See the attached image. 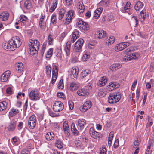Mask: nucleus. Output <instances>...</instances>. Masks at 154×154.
Wrapping results in <instances>:
<instances>
[{
	"label": "nucleus",
	"mask_w": 154,
	"mask_h": 154,
	"mask_svg": "<svg viewBox=\"0 0 154 154\" xmlns=\"http://www.w3.org/2000/svg\"><path fill=\"white\" fill-rule=\"evenodd\" d=\"M121 94L119 92L110 94L108 98V102L110 104H113L119 101L121 98Z\"/></svg>",
	"instance_id": "obj_1"
},
{
	"label": "nucleus",
	"mask_w": 154,
	"mask_h": 154,
	"mask_svg": "<svg viewBox=\"0 0 154 154\" xmlns=\"http://www.w3.org/2000/svg\"><path fill=\"white\" fill-rule=\"evenodd\" d=\"M74 11L72 10H70L68 12L66 16L64 17H63L62 20H60L63 21L64 24L67 25L70 23L72 19L74 17Z\"/></svg>",
	"instance_id": "obj_2"
},
{
	"label": "nucleus",
	"mask_w": 154,
	"mask_h": 154,
	"mask_svg": "<svg viewBox=\"0 0 154 154\" xmlns=\"http://www.w3.org/2000/svg\"><path fill=\"white\" fill-rule=\"evenodd\" d=\"M91 86L90 84L86 86L84 88L79 89L77 91V94L80 96H85L88 95L89 94V91L91 89Z\"/></svg>",
	"instance_id": "obj_3"
},
{
	"label": "nucleus",
	"mask_w": 154,
	"mask_h": 154,
	"mask_svg": "<svg viewBox=\"0 0 154 154\" xmlns=\"http://www.w3.org/2000/svg\"><path fill=\"white\" fill-rule=\"evenodd\" d=\"M29 99L32 101H35L39 100L40 97L37 90H33L29 94Z\"/></svg>",
	"instance_id": "obj_4"
},
{
	"label": "nucleus",
	"mask_w": 154,
	"mask_h": 154,
	"mask_svg": "<svg viewBox=\"0 0 154 154\" xmlns=\"http://www.w3.org/2000/svg\"><path fill=\"white\" fill-rule=\"evenodd\" d=\"M64 106L63 103L60 101H55L53 106V110L56 112L61 111L63 109Z\"/></svg>",
	"instance_id": "obj_5"
},
{
	"label": "nucleus",
	"mask_w": 154,
	"mask_h": 154,
	"mask_svg": "<svg viewBox=\"0 0 154 154\" xmlns=\"http://www.w3.org/2000/svg\"><path fill=\"white\" fill-rule=\"evenodd\" d=\"M29 42L30 44L29 45L30 50H38L39 49V42L37 40L30 39Z\"/></svg>",
	"instance_id": "obj_6"
},
{
	"label": "nucleus",
	"mask_w": 154,
	"mask_h": 154,
	"mask_svg": "<svg viewBox=\"0 0 154 154\" xmlns=\"http://www.w3.org/2000/svg\"><path fill=\"white\" fill-rule=\"evenodd\" d=\"M11 40L9 41L8 43H5L3 44L2 46L3 48L8 51H12L15 50L16 48L14 46Z\"/></svg>",
	"instance_id": "obj_7"
},
{
	"label": "nucleus",
	"mask_w": 154,
	"mask_h": 154,
	"mask_svg": "<svg viewBox=\"0 0 154 154\" xmlns=\"http://www.w3.org/2000/svg\"><path fill=\"white\" fill-rule=\"evenodd\" d=\"M130 45V43L128 42H122L116 45L115 50L117 52L121 51Z\"/></svg>",
	"instance_id": "obj_8"
},
{
	"label": "nucleus",
	"mask_w": 154,
	"mask_h": 154,
	"mask_svg": "<svg viewBox=\"0 0 154 154\" xmlns=\"http://www.w3.org/2000/svg\"><path fill=\"white\" fill-rule=\"evenodd\" d=\"M36 122L35 116L33 115L31 116L29 119L28 122L29 127L31 129H34L36 126Z\"/></svg>",
	"instance_id": "obj_9"
},
{
	"label": "nucleus",
	"mask_w": 154,
	"mask_h": 154,
	"mask_svg": "<svg viewBox=\"0 0 154 154\" xmlns=\"http://www.w3.org/2000/svg\"><path fill=\"white\" fill-rule=\"evenodd\" d=\"M84 40L82 39H79L75 43L74 50L76 52L80 51L82 47Z\"/></svg>",
	"instance_id": "obj_10"
},
{
	"label": "nucleus",
	"mask_w": 154,
	"mask_h": 154,
	"mask_svg": "<svg viewBox=\"0 0 154 154\" xmlns=\"http://www.w3.org/2000/svg\"><path fill=\"white\" fill-rule=\"evenodd\" d=\"M14 44V46L17 48H18L21 45V41L20 38L18 36H15L12 38L11 39Z\"/></svg>",
	"instance_id": "obj_11"
},
{
	"label": "nucleus",
	"mask_w": 154,
	"mask_h": 154,
	"mask_svg": "<svg viewBox=\"0 0 154 154\" xmlns=\"http://www.w3.org/2000/svg\"><path fill=\"white\" fill-rule=\"evenodd\" d=\"M10 74V71L8 70L5 72L1 76L0 79L1 81L3 82L7 81Z\"/></svg>",
	"instance_id": "obj_12"
},
{
	"label": "nucleus",
	"mask_w": 154,
	"mask_h": 154,
	"mask_svg": "<svg viewBox=\"0 0 154 154\" xmlns=\"http://www.w3.org/2000/svg\"><path fill=\"white\" fill-rule=\"evenodd\" d=\"M76 124L80 129L82 130L84 128L86 124V122L84 119H80L77 120Z\"/></svg>",
	"instance_id": "obj_13"
},
{
	"label": "nucleus",
	"mask_w": 154,
	"mask_h": 154,
	"mask_svg": "<svg viewBox=\"0 0 154 154\" xmlns=\"http://www.w3.org/2000/svg\"><path fill=\"white\" fill-rule=\"evenodd\" d=\"M91 106V102L90 101H87L84 103L81 111L85 112L86 110L89 109Z\"/></svg>",
	"instance_id": "obj_14"
},
{
	"label": "nucleus",
	"mask_w": 154,
	"mask_h": 154,
	"mask_svg": "<svg viewBox=\"0 0 154 154\" xmlns=\"http://www.w3.org/2000/svg\"><path fill=\"white\" fill-rule=\"evenodd\" d=\"M63 129L66 135L69 136L70 135L69 129L67 121H65L63 124Z\"/></svg>",
	"instance_id": "obj_15"
},
{
	"label": "nucleus",
	"mask_w": 154,
	"mask_h": 154,
	"mask_svg": "<svg viewBox=\"0 0 154 154\" xmlns=\"http://www.w3.org/2000/svg\"><path fill=\"white\" fill-rule=\"evenodd\" d=\"M79 86V83L77 82H72L70 83L69 89L72 91L77 90Z\"/></svg>",
	"instance_id": "obj_16"
},
{
	"label": "nucleus",
	"mask_w": 154,
	"mask_h": 154,
	"mask_svg": "<svg viewBox=\"0 0 154 154\" xmlns=\"http://www.w3.org/2000/svg\"><path fill=\"white\" fill-rule=\"evenodd\" d=\"M79 73V69L78 68L73 67L71 71L70 76L72 78H76Z\"/></svg>",
	"instance_id": "obj_17"
},
{
	"label": "nucleus",
	"mask_w": 154,
	"mask_h": 154,
	"mask_svg": "<svg viewBox=\"0 0 154 154\" xmlns=\"http://www.w3.org/2000/svg\"><path fill=\"white\" fill-rule=\"evenodd\" d=\"M119 85L116 82H111L107 86V88L109 91H112L115 88H116L118 87Z\"/></svg>",
	"instance_id": "obj_18"
},
{
	"label": "nucleus",
	"mask_w": 154,
	"mask_h": 154,
	"mask_svg": "<svg viewBox=\"0 0 154 154\" xmlns=\"http://www.w3.org/2000/svg\"><path fill=\"white\" fill-rule=\"evenodd\" d=\"M71 46V42L68 41L64 48V50L67 56H69L70 54Z\"/></svg>",
	"instance_id": "obj_19"
},
{
	"label": "nucleus",
	"mask_w": 154,
	"mask_h": 154,
	"mask_svg": "<svg viewBox=\"0 0 154 154\" xmlns=\"http://www.w3.org/2000/svg\"><path fill=\"white\" fill-rule=\"evenodd\" d=\"M96 34L99 38H104L106 35V32L103 30L97 31L96 33Z\"/></svg>",
	"instance_id": "obj_20"
},
{
	"label": "nucleus",
	"mask_w": 154,
	"mask_h": 154,
	"mask_svg": "<svg viewBox=\"0 0 154 154\" xmlns=\"http://www.w3.org/2000/svg\"><path fill=\"white\" fill-rule=\"evenodd\" d=\"M16 69L19 73L21 72L23 69L24 65L21 62H19L16 63L15 65Z\"/></svg>",
	"instance_id": "obj_21"
},
{
	"label": "nucleus",
	"mask_w": 154,
	"mask_h": 154,
	"mask_svg": "<svg viewBox=\"0 0 154 154\" xmlns=\"http://www.w3.org/2000/svg\"><path fill=\"white\" fill-rule=\"evenodd\" d=\"M89 133L91 136L94 139H97L99 137V133L96 132L93 128H91L90 129Z\"/></svg>",
	"instance_id": "obj_22"
},
{
	"label": "nucleus",
	"mask_w": 154,
	"mask_h": 154,
	"mask_svg": "<svg viewBox=\"0 0 154 154\" xmlns=\"http://www.w3.org/2000/svg\"><path fill=\"white\" fill-rule=\"evenodd\" d=\"M102 11L103 8L101 7L96 9L95 11L94 14V17L96 19H97L100 15Z\"/></svg>",
	"instance_id": "obj_23"
},
{
	"label": "nucleus",
	"mask_w": 154,
	"mask_h": 154,
	"mask_svg": "<svg viewBox=\"0 0 154 154\" xmlns=\"http://www.w3.org/2000/svg\"><path fill=\"white\" fill-rule=\"evenodd\" d=\"M146 17V10L144 9L141 11L139 16V18L142 24H143Z\"/></svg>",
	"instance_id": "obj_24"
},
{
	"label": "nucleus",
	"mask_w": 154,
	"mask_h": 154,
	"mask_svg": "<svg viewBox=\"0 0 154 154\" xmlns=\"http://www.w3.org/2000/svg\"><path fill=\"white\" fill-rule=\"evenodd\" d=\"M115 41V38L113 36H110L107 37L106 40V45L109 46L113 44Z\"/></svg>",
	"instance_id": "obj_25"
},
{
	"label": "nucleus",
	"mask_w": 154,
	"mask_h": 154,
	"mask_svg": "<svg viewBox=\"0 0 154 154\" xmlns=\"http://www.w3.org/2000/svg\"><path fill=\"white\" fill-rule=\"evenodd\" d=\"M9 16V14L8 12H3L0 14V18L3 21L7 20Z\"/></svg>",
	"instance_id": "obj_26"
},
{
	"label": "nucleus",
	"mask_w": 154,
	"mask_h": 154,
	"mask_svg": "<svg viewBox=\"0 0 154 154\" xmlns=\"http://www.w3.org/2000/svg\"><path fill=\"white\" fill-rule=\"evenodd\" d=\"M19 18L20 23H21V25L23 26H25L27 20V17L25 15H21L20 16Z\"/></svg>",
	"instance_id": "obj_27"
},
{
	"label": "nucleus",
	"mask_w": 154,
	"mask_h": 154,
	"mask_svg": "<svg viewBox=\"0 0 154 154\" xmlns=\"http://www.w3.org/2000/svg\"><path fill=\"white\" fill-rule=\"evenodd\" d=\"M71 131L74 136H77L79 135V132L75 127V124L73 123L71 125Z\"/></svg>",
	"instance_id": "obj_28"
},
{
	"label": "nucleus",
	"mask_w": 154,
	"mask_h": 154,
	"mask_svg": "<svg viewBox=\"0 0 154 154\" xmlns=\"http://www.w3.org/2000/svg\"><path fill=\"white\" fill-rule=\"evenodd\" d=\"M16 125V121H11L8 127V130L10 131H14Z\"/></svg>",
	"instance_id": "obj_29"
},
{
	"label": "nucleus",
	"mask_w": 154,
	"mask_h": 154,
	"mask_svg": "<svg viewBox=\"0 0 154 154\" xmlns=\"http://www.w3.org/2000/svg\"><path fill=\"white\" fill-rule=\"evenodd\" d=\"M107 81L106 77L105 76H103L100 78L98 84L100 86H103L107 83Z\"/></svg>",
	"instance_id": "obj_30"
},
{
	"label": "nucleus",
	"mask_w": 154,
	"mask_h": 154,
	"mask_svg": "<svg viewBox=\"0 0 154 154\" xmlns=\"http://www.w3.org/2000/svg\"><path fill=\"white\" fill-rule=\"evenodd\" d=\"M122 65L119 63H117L113 64L110 67V69L112 71H115L120 68Z\"/></svg>",
	"instance_id": "obj_31"
},
{
	"label": "nucleus",
	"mask_w": 154,
	"mask_h": 154,
	"mask_svg": "<svg viewBox=\"0 0 154 154\" xmlns=\"http://www.w3.org/2000/svg\"><path fill=\"white\" fill-rule=\"evenodd\" d=\"M66 12V9L64 8H62L60 9L59 12V17L58 18L60 20H62L63 19L65 16Z\"/></svg>",
	"instance_id": "obj_32"
},
{
	"label": "nucleus",
	"mask_w": 154,
	"mask_h": 154,
	"mask_svg": "<svg viewBox=\"0 0 154 154\" xmlns=\"http://www.w3.org/2000/svg\"><path fill=\"white\" fill-rule=\"evenodd\" d=\"M7 105L8 103L5 101L0 102V111L5 110L7 108Z\"/></svg>",
	"instance_id": "obj_33"
},
{
	"label": "nucleus",
	"mask_w": 154,
	"mask_h": 154,
	"mask_svg": "<svg viewBox=\"0 0 154 154\" xmlns=\"http://www.w3.org/2000/svg\"><path fill=\"white\" fill-rule=\"evenodd\" d=\"M54 136V133L52 132H48L46 134L45 137L48 140H52Z\"/></svg>",
	"instance_id": "obj_34"
},
{
	"label": "nucleus",
	"mask_w": 154,
	"mask_h": 154,
	"mask_svg": "<svg viewBox=\"0 0 154 154\" xmlns=\"http://www.w3.org/2000/svg\"><path fill=\"white\" fill-rule=\"evenodd\" d=\"M143 7V5L142 2L140 1H138L134 5V9L137 11H139L142 9Z\"/></svg>",
	"instance_id": "obj_35"
},
{
	"label": "nucleus",
	"mask_w": 154,
	"mask_h": 154,
	"mask_svg": "<svg viewBox=\"0 0 154 154\" xmlns=\"http://www.w3.org/2000/svg\"><path fill=\"white\" fill-rule=\"evenodd\" d=\"M90 74V71L88 69H85L83 70L81 72L80 75V78L81 79H83L85 77H86L87 75Z\"/></svg>",
	"instance_id": "obj_36"
},
{
	"label": "nucleus",
	"mask_w": 154,
	"mask_h": 154,
	"mask_svg": "<svg viewBox=\"0 0 154 154\" xmlns=\"http://www.w3.org/2000/svg\"><path fill=\"white\" fill-rule=\"evenodd\" d=\"M24 8L27 9L31 8L32 6L31 2L29 0H26L24 2Z\"/></svg>",
	"instance_id": "obj_37"
},
{
	"label": "nucleus",
	"mask_w": 154,
	"mask_h": 154,
	"mask_svg": "<svg viewBox=\"0 0 154 154\" xmlns=\"http://www.w3.org/2000/svg\"><path fill=\"white\" fill-rule=\"evenodd\" d=\"M63 143L60 139L57 140L55 142V146L58 149H61L63 147Z\"/></svg>",
	"instance_id": "obj_38"
},
{
	"label": "nucleus",
	"mask_w": 154,
	"mask_h": 154,
	"mask_svg": "<svg viewBox=\"0 0 154 154\" xmlns=\"http://www.w3.org/2000/svg\"><path fill=\"white\" fill-rule=\"evenodd\" d=\"M153 143L152 141H149L147 145V148L145 152L146 154L147 153H151L152 152V150L151 149V147L153 146Z\"/></svg>",
	"instance_id": "obj_39"
},
{
	"label": "nucleus",
	"mask_w": 154,
	"mask_h": 154,
	"mask_svg": "<svg viewBox=\"0 0 154 154\" xmlns=\"http://www.w3.org/2000/svg\"><path fill=\"white\" fill-rule=\"evenodd\" d=\"M111 1L110 0L101 1L99 3V5L103 6H107L110 4Z\"/></svg>",
	"instance_id": "obj_40"
},
{
	"label": "nucleus",
	"mask_w": 154,
	"mask_h": 154,
	"mask_svg": "<svg viewBox=\"0 0 154 154\" xmlns=\"http://www.w3.org/2000/svg\"><path fill=\"white\" fill-rule=\"evenodd\" d=\"M19 111L18 109H15L12 108L11 111L9 112V116L12 117L19 113Z\"/></svg>",
	"instance_id": "obj_41"
},
{
	"label": "nucleus",
	"mask_w": 154,
	"mask_h": 154,
	"mask_svg": "<svg viewBox=\"0 0 154 154\" xmlns=\"http://www.w3.org/2000/svg\"><path fill=\"white\" fill-rule=\"evenodd\" d=\"M57 3V0H54L53 2L52 6L49 9L50 12H52L56 8Z\"/></svg>",
	"instance_id": "obj_42"
},
{
	"label": "nucleus",
	"mask_w": 154,
	"mask_h": 154,
	"mask_svg": "<svg viewBox=\"0 0 154 154\" xmlns=\"http://www.w3.org/2000/svg\"><path fill=\"white\" fill-rule=\"evenodd\" d=\"M80 29L86 31L89 29V27L87 23L84 21L83 22V24H82V28H80Z\"/></svg>",
	"instance_id": "obj_43"
},
{
	"label": "nucleus",
	"mask_w": 154,
	"mask_h": 154,
	"mask_svg": "<svg viewBox=\"0 0 154 154\" xmlns=\"http://www.w3.org/2000/svg\"><path fill=\"white\" fill-rule=\"evenodd\" d=\"M39 26L41 29L45 30L46 28V22L45 21H39Z\"/></svg>",
	"instance_id": "obj_44"
},
{
	"label": "nucleus",
	"mask_w": 154,
	"mask_h": 154,
	"mask_svg": "<svg viewBox=\"0 0 154 154\" xmlns=\"http://www.w3.org/2000/svg\"><path fill=\"white\" fill-rule=\"evenodd\" d=\"M131 60L137 59L139 56V54L137 53H133L130 54Z\"/></svg>",
	"instance_id": "obj_45"
},
{
	"label": "nucleus",
	"mask_w": 154,
	"mask_h": 154,
	"mask_svg": "<svg viewBox=\"0 0 154 154\" xmlns=\"http://www.w3.org/2000/svg\"><path fill=\"white\" fill-rule=\"evenodd\" d=\"M62 51L59 48H57L56 50V56L59 59L61 60L62 57Z\"/></svg>",
	"instance_id": "obj_46"
},
{
	"label": "nucleus",
	"mask_w": 154,
	"mask_h": 154,
	"mask_svg": "<svg viewBox=\"0 0 154 154\" xmlns=\"http://www.w3.org/2000/svg\"><path fill=\"white\" fill-rule=\"evenodd\" d=\"M85 8V7L84 5L82 4H80L79 5L78 8V11L80 13H82L84 11Z\"/></svg>",
	"instance_id": "obj_47"
},
{
	"label": "nucleus",
	"mask_w": 154,
	"mask_h": 154,
	"mask_svg": "<svg viewBox=\"0 0 154 154\" xmlns=\"http://www.w3.org/2000/svg\"><path fill=\"white\" fill-rule=\"evenodd\" d=\"M51 68L50 66H47L46 67V74L48 75V77H50L51 75Z\"/></svg>",
	"instance_id": "obj_48"
},
{
	"label": "nucleus",
	"mask_w": 154,
	"mask_h": 154,
	"mask_svg": "<svg viewBox=\"0 0 154 154\" xmlns=\"http://www.w3.org/2000/svg\"><path fill=\"white\" fill-rule=\"evenodd\" d=\"M48 111L49 115L52 117H56L59 116V115L57 114L56 113L54 112L50 109H48Z\"/></svg>",
	"instance_id": "obj_49"
},
{
	"label": "nucleus",
	"mask_w": 154,
	"mask_h": 154,
	"mask_svg": "<svg viewBox=\"0 0 154 154\" xmlns=\"http://www.w3.org/2000/svg\"><path fill=\"white\" fill-rule=\"evenodd\" d=\"M53 49L52 48H50L47 51L46 57L47 58H49L51 57L53 54Z\"/></svg>",
	"instance_id": "obj_50"
},
{
	"label": "nucleus",
	"mask_w": 154,
	"mask_h": 154,
	"mask_svg": "<svg viewBox=\"0 0 154 154\" xmlns=\"http://www.w3.org/2000/svg\"><path fill=\"white\" fill-rule=\"evenodd\" d=\"M58 87L60 89H62L64 87V84L63 83V79H61L58 84L57 85Z\"/></svg>",
	"instance_id": "obj_51"
},
{
	"label": "nucleus",
	"mask_w": 154,
	"mask_h": 154,
	"mask_svg": "<svg viewBox=\"0 0 154 154\" xmlns=\"http://www.w3.org/2000/svg\"><path fill=\"white\" fill-rule=\"evenodd\" d=\"M79 32L77 29H75L72 34V36L77 38L79 37Z\"/></svg>",
	"instance_id": "obj_52"
},
{
	"label": "nucleus",
	"mask_w": 154,
	"mask_h": 154,
	"mask_svg": "<svg viewBox=\"0 0 154 154\" xmlns=\"http://www.w3.org/2000/svg\"><path fill=\"white\" fill-rule=\"evenodd\" d=\"M56 17L55 14H53L51 16V23L53 24H55L56 23Z\"/></svg>",
	"instance_id": "obj_53"
},
{
	"label": "nucleus",
	"mask_w": 154,
	"mask_h": 154,
	"mask_svg": "<svg viewBox=\"0 0 154 154\" xmlns=\"http://www.w3.org/2000/svg\"><path fill=\"white\" fill-rule=\"evenodd\" d=\"M140 88H137L136 90V94L135 100L137 101H138L140 93Z\"/></svg>",
	"instance_id": "obj_54"
},
{
	"label": "nucleus",
	"mask_w": 154,
	"mask_h": 154,
	"mask_svg": "<svg viewBox=\"0 0 154 154\" xmlns=\"http://www.w3.org/2000/svg\"><path fill=\"white\" fill-rule=\"evenodd\" d=\"M28 106V99H26L25 103L24 104V105L23 106V112L24 113H26V110L27 109Z\"/></svg>",
	"instance_id": "obj_55"
},
{
	"label": "nucleus",
	"mask_w": 154,
	"mask_h": 154,
	"mask_svg": "<svg viewBox=\"0 0 154 154\" xmlns=\"http://www.w3.org/2000/svg\"><path fill=\"white\" fill-rule=\"evenodd\" d=\"M75 146L77 148H79L82 146V143L80 141L78 140H75Z\"/></svg>",
	"instance_id": "obj_56"
},
{
	"label": "nucleus",
	"mask_w": 154,
	"mask_h": 154,
	"mask_svg": "<svg viewBox=\"0 0 154 154\" xmlns=\"http://www.w3.org/2000/svg\"><path fill=\"white\" fill-rule=\"evenodd\" d=\"M48 41L49 45H51L52 44L53 39L52 36L51 34H49L48 36Z\"/></svg>",
	"instance_id": "obj_57"
},
{
	"label": "nucleus",
	"mask_w": 154,
	"mask_h": 154,
	"mask_svg": "<svg viewBox=\"0 0 154 154\" xmlns=\"http://www.w3.org/2000/svg\"><path fill=\"white\" fill-rule=\"evenodd\" d=\"M95 45L96 43L94 42H90L88 43V47L90 49L93 48Z\"/></svg>",
	"instance_id": "obj_58"
},
{
	"label": "nucleus",
	"mask_w": 154,
	"mask_h": 154,
	"mask_svg": "<svg viewBox=\"0 0 154 154\" xmlns=\"http://www.w3.org/2000/svg\"><path fill=\"white\" fill-rule=\"evenodd\" d=\"M90 56L88 53H86L84 54L83 56V60L85 61H86L88 59L90 58Z\"/></svg>",
	"instance_id": "obj_59"
},
{
	"label": "nucleus",
	"mask_w": 154,
	"mask_h": 154,
	"mask_svg": "<svg viewBox=\"0 0 154 154\" xmlns=\"http://www.w3.org/2000/svg\"><path fill=\"white\" fill-rule=\"evenodd\" d=\"M123 60L125 61H128L131 60L130 54H129L125 55L123 58Z\"/></svg>",
	"instance_id": "obj_60"
},
{
	"label": "nucleus",
	"mask_w": 154,
	"mask_h": 154,
	"mask_svg": "<svg viewBox=\"0 0 154 154\" xmlns=\"http://www.w3.org/2000/svg\"><path fill=\"white\" fill-rule=\"evenodd\" d=\"M46 45L45 43H44L43 44V45H42V49L41 50V54L42 56H43L44 54V52H45V49H46Z\"/></svg>",
	"instance_id": "obj_61"
},
{
	"label": "nucleus",
	"mask_w": 154,
	"mask_h": 154,
	"mask_svg": "<svg viewBox=\"0 0 154 154\" xmlns=\"http://www.w3.org/2000/svg\"><path fill=\"white\" fill-rule=\"evenodd\" d=\"M38 50H36V51L35 52V50H30V55L33 57H35L37 54Z\"/></svg>",
	"instance_id": "obj_62"
},
{
	"label": "nucleus",
	"mask_w": 154,
	"mask_h": 154,
	"mask_svg": "<svg viewBox=\"0 0 154 154\" xmlns=\"http://www.w3.org/2000/svg\"><path fill=\"white\" fill-rule=\"evenodd\" d=\"M130 5L131 3L129 2H128L127 3L125 6L124 8V10L125 11V12H127L126 11L127 10L130 9Z\"/></svg>",
	"instance_id": "obj_63"
},
{
	"label": "nucleus",
	"mask_w": 154,
	"mask_h": 154,
	"mask_svg": "<svg viewBox=\"0 0 154 154\" xmlns=\"http://www.w3.org/2000/svg\"><path fill=\"white\" fill-rule=\"evenodd\" d=\"M68 103L69 109L71 110H72L74 106L73 103L71 101H69Z\"/></svg>",
	"instance_id": "obj_64"
}]
</instances>
